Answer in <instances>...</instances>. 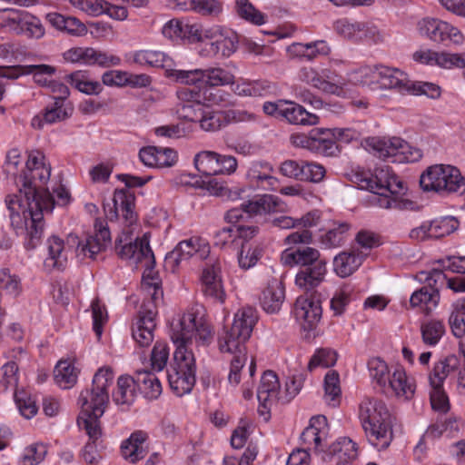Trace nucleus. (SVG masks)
<instances>
[{
  "label": "nucleus",
  "instance_id": "f257e3e1",
  "mask_svg": "<svg viewBox=\"0 0 465 465\" xmlns=\"http://www.w3.org/2000/svg\"><path fill=\"white\" fill-rule=\"evenodd\" d=\"M51 176V166L40 152L28 155L25 170L16 179L22 185L18 193L8 194L5 204L9 211L11 224L17 229L25 227V247L34 249L40 242L44 233V213L54 209V198L46 189H40Z\"/></svg>",
  "mask_w": 465,
  "mask_h": 465
},
{
  "label": "nucleus",
  "instance_id": "f03ea898",
  "mask_svg": "<svg viewBox=\"0 0 465 465\" xmlns=\"http://www.w3.org/2000/svg\"><path fill=\"white\" fill-rule=\"evenodd\" d=\"M258 321L257 311L245 306L237 311L230 329L224 330L218 338L222 352L233 354L231 361L228 382L236 387L241 381V370L247 361L246 341L250 339Z\"/></svg>",
  "mask_w": 465,
  "mask_h": 465
},
{
  "label": "nucleus",
  "instance_id": "7ed1b4c3",
  "mask_svg": "<svg viewBox=\"0 0 465 465\" xmlns=\"http://www.w3.org/2000/svg\"><path fill=\"white\" fill-rule=\"evenodd\" d=\"M114 380V372L109 366L99 368L94 375L90 390L83 391L79 397L82 412L78 418L80 427L91 437L99 434V419L109 402V388Z\"/></svg>",
  "mask_w": 465,
  "mask_h": 465
},
{
  "label": "nucleus",
  "instance_id": "20e7f679",
  "mask_svg": "<svg viewBox=\"0 0 465 465\" xmlns=\"http://www.w3.org/2000/svg\"><path fill=\"white\" fill-rule=\"evenodd\" d=\"M359 419L370 444L378 450L390 446L393 418L381 400L365 397L359 406Z\"/></svg>",
  "mask_w": 465,
  "mask_h": 465
},
{
  "label": "nucleus",
  "instance_id": "39448f33",
  "mask_svg": "<svg viewBox=\"0 0 465 465\" xmlns=\"http://www.w3.org/2000/svg\"><path fill=\"white\" fill-rule=\"evenodd\" d=\"M195 337L201 345H208L213 340V331L209 324L198 318L193 312H184L171 325V339L175 349L192 351L190 346Z\"/></svg>",
  "mask_w": 465,
  "mask_h": 465
},
{
  "label": "nucleus",
  "instance_id": "423d86ee",
  "mask_svg": "<svg viewBox=\"0 0 465 465\" xmlns=\"http://www.w3.org/2000/svg\"><path fill=\"white\" fill-rule=\"evenodd\" d=\"M420 187L437 193H465V177L460 170L449 164H435L420 175Z\"/></svg>",
  "mask_w": 465,
  "mask_h": 465
},
{
  "label": "nucleus",
  "instance_id": "0eeeda50",
  "mask_svg": "<svg viewBox=\"0 0 465 465\" xmlns=\"http://www.w3.org/2000/svg\"><path fill=\"white\" fill-rule=\"evenodd\" d=\"M195 358L192 351L180 348L175 349L173 363L167 372V379L171 390L182 397L193 390L195 384Z\"/></svg>",
  "mask_w": 465,
  "mask_h": 465
},
{
  "label": "nucleus",
  "instance_id": "6e6552de",
  "mask_svg": "<svg viewBox=\"0 0 465 465\" xmlns=\"http://www.w3.org/2000/svg\"><path fill=\"white\" fill-rule=\"evenodd\" d=\"M361 189L373 193L389 192L391 194L401 193L404 189L403 183L392 172L390 166L381 164L373 172L358 170L352 180Z\"/></svg>",
  "mask_w": 465,
  "mask_h": 465
},
{
  "label": "nucleus",
  "instance_id": "1a4fd4ad",
  "mask_svg": "<svg viewBox=\"0 0 465 465\" xmlns=\"http://www.w3.org/2000/svg\"><path fill=\"white\" fill-rule=\"evenodd\" d=\"M369 145L379 158L391 159L392 163H414L422 157L420 149L400 137L371 138Z\"/></svg>",
  "mask_w": 465,
  "mask_h": 465
},
{
  "label": "nucleus",
  "instance_id": "9d476101",
  "mask_svg": "<svg viewBox=\"0 0 465 465\" xmlns=\"http://www.w3.org/2000/svg\"><path fill=\"white\" fill-rule=\"evenodd\" d=\"M220 91L216 94L212 92L207 94V91L202 94L196 86L182 87L177 91V97L179 103L176 105V113L180 118L191 122H198L201 114L203 110L202 99L212 104H219L223 101L222 96L218 95Z\"/></svg>",
  "mask_w": 465,
  "mask_h": 465
},
{
  "label": "nucleus",
  "instance_id": "9b49d317",
  "mask_svg": "<svg viewBox=\"0 0 465 465\" xmlns=\"http://www.w3.org/2000/svg\"><path fill=\"white\" fill-rule=\"evenodd\" d=\"M334 31L342 38L353 43L383 41V35L372 23L341 18L333 23Z\"/></svg>",
  "mask_w": 465,
  "mask_h": 465
},
{
  "label": "nucleus",
  "instance_id": "f8f14e48",
  "mask_svg": "<svg viewBox=\"0 0 465 465\" xmlns=\"http://www.w3.org/2000/svg\"><path fill=\"white\" fill-rule=\"evenodd\" d=\"M94 229V234L87 236L84 241H79L77 236L69 235L68 242L77 243L75 254L80 260L85 258L95 260L111 245V234L107 225L101 221H96Z\"/></svg>",
  "mask_w": 465,
  "mask_h": 465
},
{
  "label": "nucleus",
  "instance_id": "ddd939ff",
  "mask_svg": "<svg viewBox=\"0 0 465 465\" xmlns=\"http://www.w3.org/2000/svg\"><path fill=\"white\" fill-rule=\"evenodd\" d=\"M204 37L206 41L200 51L202 55L229 57L237 49L238 37L232 31L209 28L204 31Z\"/></svg>",
  "mask_w": 465,
  "mask_h": 465
},
{
  "label": "nucleus",
  "instance_id": "4468645a",
  "mask_svg": "<svg viewBox=\"0 0 465 465\" xmlns=\"http://www.w3.org/2000/svg\"><path fill=\"white\" fill-rule=\"evenodd\" d=\"M209 243L199 237H192L180 242L177 246L165 256V266L174 271L183 261L195 256L201 260L206 259L210 254Z\"/></svg>",
  "mask_w": 465,
  "mask_h": 465
},
{
  "label": "nucleus",
  "instance_id": "2eb2a0df",
  "mask_svg": "<svg viewBox=\"0 0 465 465\" xmlns=\"http://www.w3.org/2000/svg\"><path fill=\"white\" fill-rule=\"evenodd\" d=\"M134 197L125 189H116L112 203L104 204L106 218L113 222L122 220L124 225H132L136 222L134 211Z\"/></svg>",
  "mask_w": 465,
  "mask_h": 465
},
{
  "label": "nucleus",
  "instance_id": "dca6fc26",
  "mask_svg": "<svg viewBox=\"0 0 465 465\" xmlns=\"http://www.w3.org/2000/svg\"><path fill=\"white\" fill-rule=\"evenodd\" d=\"M419 33L433 42L450 41L455 45L463 42V35L452 25L436 18H423L418 23Z\"/></svg>",
  "mask_w": 465,
  "mask_h": 465
},
{
  "label": "nucleus",
  "instance_id": "f3484780",
  "mask_svg": "<svg viewBox=\"0 0 465 465\" xmlns=\"http://www.w3.org/2000/svg\"><path fill=\"white\" fill-rule=\"evenodd\" d=\"M221 269V262L218 259H211L206 262L201 276V288L205 297L223 303L226 293L222 281Z\"/></svg>",
  "mask_w": 465,
  "mask_h": 465
},
{
  "label": "nucleus",
  "instance_id": "a211bd4d",
  "mask_svg": "<svg viewBox=\"0 0 465 465\" xmlns=\"http://www.w3.org/2000/svg\"><path fill=\"white\" fill-rule=\"evenodd\" d=\"M385 394L394 396L399 400L410 401L416 391V383L401 366L394 368L386 385L382 389Z\"/></svg>",
  "mask_w": 465,
  "mask_h": 465
},
{
  "label": "nucleus",
  "instance_id": "6ab92c4d",
  "mask_svg": "<svg viewBox=\"0 0 465 465\" xmlns=\"http://www.w3.org/2000/svg\"><path fill=\"white\" fill-rule=\"evenodd\" d=\"M73 113L74 107L71 103L55 100L40 114L34 116L31 124L34 128L42 129L45 124H54L70 118Z\"/></svg>",
  "mask_w": 465,
  "mask_h": 465
},
{
  "label": "nucleus",
  "instance_id": "aec40b11",
  "mask_svg": "<svg viewBox=\"0 0 465 465\" xmlns=\"http://www.w3.org/2000/svg\"><path fill=\"white\" fill-rule=\"evenodd\" d=\"M122 238L115 240V249L122 259L134 260L135 262H141L143 260L147 263L153 261V253L149 245V239L143 235L141 239H136L134 242H128L122 245Z\"/></svg>",
  "mask_w": 465,
  "mask_h": 465
},
{
  "label": "nucleus",
  "instance_id": "412c9836",
  "mask_svg": "<svg viewBox=\"0 0 465 465\" xmlns=\"http://www.w3.org/2000/svg\"><path fill=\"white\" fill-rule=\"evenodd\" d=\"M325 259L318 249L310 246L286 248L281 254V262L285 266H300L301 269Z\"/></svg>",
  "mask_w": 465,
  "mask_h": 465
},
{
  "label": "nucleus",
  "instance_id": "4be33fe9",
  "mask_svg": "<svg viewBox=\"0 0 465 465\" xmlns=\"http://www.w3.org/2000/svg\"><path fill=\"white\" fill-rule=\"evenodd\" d=\"M69 247L64 244L63 239L56 235L50 236L46 241V255L44 260V267L47 272L54 270L63 271L68 262Z\"/></svg>",
  "mask_w": 465,
  "mask_h": 465
},
{
  "label": "nucleus",
  "instance_id": "5701e85b",
  "mask_svg": "<svg viewBox=\"0 0 465 465\" xmlns=\"http://www.w3.org/2000/svg\"><path fill=\"white\" fill-rule=\"evenodd\" d=\"M294 315L304 329H312L322 317L321 303L312 298L300 296L294 304Z\"/></svg>",
  "mask_w": 465,
  "mask_h": 465
},
{
  "label": "nucleus",
  "instance_id": "b1692460",
  "mask_svg": "<svg viewBox=\"0 0 465 465\" xmlns=\"http://www.w3.org/2000/svg\"><path fill=\"white\" fill-rule=\"evenodd\" d=\"M156 323L154 313L152 311H143L133 323L132 336L136 344L141 347H148L154 340Z\"/></svg>",
  "mask_w": 465,
  "mask_h": 465
},
{
  "label": "nucleus",
  "instance_id": "393cba45",
  "mask_svg": "<svg viewBox=\"0 0 465 465\" xmlns=\"http://www.w3.org/2000/svg\"><path fill=\"white\" fill-rule=\"evenodd\" d=\"M378 89H391L401 94H407L411 80L408 75L397 69L384 65H379Z\"/></svg>",
  "mask_w": 465,
  "mask_h": 465
},
{
  "label": "nucleus",
  "instance_id": "a878e982",
  "mask_svg": "<svg viewBox=\"0 0 465 465\" xmlns=\"http://www.w3.org/2000/svg\"><path fill=\"white\" fill-rule=\"evenodd\" d=\"M327 273V261L323 259L310 266L302 268L296 274V285L305 291H311L319 286Z\"/></svg>",
  "mask_w": 465,
  "mask_h": 465
},
{
  "label": "nucleus",
  "instance_id": "bb28decb",
  "mask_svg": "<svg viewBox=\"0 0 465 465\" xmlns=\"http://www.w3.org/2000/svg\"><path fill=\"white\" fill-rule=\"evenodd\" d=\"M273 168L267 162L252 163L246 173V179L251 187L255 189L270 190L277 183L272 176Z\"/></svg>",
  "mask_w": 465,
  "mask_h": 465
},
{
  "label": "nucleus",
  "instance_id": "cd10ccee",
  "mask_svg": "<svg viewBox=\"0 0 465 465\" xmlns=\"http://www.w3.org/2000/svg\"><path fill=\"white\" fill-rule=\"evenodd\" d=\"M358 456V448L355 442L349 438H341L333 442L328 450V452L323 453L322 460L329 461L332 458H337V464L341 465L348 463L351 465V461Z\"/></svg>",
  "mask_w": 465,
  "mask_h": 465
},
{
  "label": "nucleus",
  "instance_id": "c85d7f7f",
  "mask_svg": "<svg viewBox=\"0 0 465 465\" xmlns=\"http://www.w3.org/2000/svg\"><path fill=\"white\" fill-rule=\"evenodd\" d=\"M148 439V434L143 430L133 432L130 437L124 440L121 445V453L123 458L130 463H136L146 455L144 443Z\"/></svg>",
  "mask_w": 465,
  "mask_h": 465
},
{
  "label": "nucleus",
  "instance_id": "c756f323",
  "mask_svg": "<svg viewBox=\"0 0 465 465\" xmlns=\"http://www.w3.org/2000/svg\"><path fill=\"white\" fill-rule=\"evenodd\" d=\"M366 256L367 253L360 249L342 252L334 257V271L341 277L350 276L361 265Z\"/></svg>",
  "mask_w": 465,
  "mask_h": 465
},
{
  "label": "nucleus",
  "instance_id": "7c9ffc66",
  "mask_svg": "<svg viewBox=\"0 0 465 465\" xmlns=\"http://www.w3.org/2000/svg\"><path fill=\"white\" fill-rule=\"evenodd\" d=\"M47 22L55 29L74 36H83L87 34L86 25L74 16H65L59 13H48Z\"/></svg>",
  "mask_w": 465,
  "mask_h": 465
},
{
  "label": "nucleus",
  "instance_id": "2f4dec72",
  "mask_svg": "<svg viewBox=\"0 0 465 465\" xmlns=\"http://www.w3.org/2000/svg\"><path fill=\"white\" fill-rule=\"evenodd\" d=\"M281 120H285L291 124L316 125L319 124V116L309 113L301 104L286 100V104L282 110Z\"/></svg>",
  "mask_w": 465,
  "mask_h": 465
},
{
  "label": "nucleus",
  "instance_id": "473e14b6",
  "mask_svg": "<svg viewBox=\"0 0 465 465\" xmlns=\"http://www.w3.org/2000/svg\"><path fill=\"white\" fill-rule=\"evenodd\" d=\"M284 300V290L278 280L271 281L262 291L260 302L267 313H276L280 311Z\"/></svg>",
  "mask_w": 465,
  "mask_h": 465
},
{
  "label": "nucleus",
  "instance_id": "72a5a7b5",
  "mask_svg": "<svg viewBox=\"0 0 465 465\" xmlns=\"http://www.w3.org/2000/svg\"><path fill=\"white\" fill-rule=\"evenodd\" d=\"M312 152L326 156H332L338 151L335 136L331 129L315 128L312 130Z\"/></svg>",
  "mask_w": 465,
  "mask_h": 465
},
{
  "label": "nucleus",
  "instance_id": "f704fd0d",
  "mask_svg": "<svg viewBox=\"0 0 465 465\" xmlns=\"http://www.w3.org/2000/svg\"><path fill=\"white\" fill-rule=\"evenodd\" d=\"M134 381L144 397L156 400L162 393V384L154 373L147 370H139L135 372Z\"/></svg>",
  "mask_w": 465,
  "mask_h": 465
},
{
  "label": "nucleus",
  "instance_id": "c9c22d12",
  "mask_svg": "<svg viewBox=\"0 0 465 465\" xmlns=\"http://www.w3.org/2000/svg\"><path fill=\"white\" fill-rule=\"evenodd\" d=\"M245 208L248 213L266 214L283 210V203L275 195L264 194L255 200L245 202Z\"/></svg>",
  "mask_w": 465,
  "mask_h": 465
},
{
  "label": "nucleus",
  "instance_id": "e433bc0d",
  "mask_svg": "<svg viewBox=\"0 0 465 465\" xmlns=\"http://www.w3.org/2000/svg\"><path fill=\"white\" fill-rule=\"evenodd\" d=\"M324 416H315L310 420V424L304 429L300 439L302 443L310 448L313 446L316 451L322 450V426H325Z\"/></svg>",
  "mask_w": 465,
  "mask_h": 465
},
{
  "label": "nucleus",
  "instance_id": "4c0bfd02",
  "mask_svg": "<svg viewBox=\"0 0 465 465\" xmlns=\"http://www.w3.org/2000/svg\"><path fill=\"white\" fill-rule=\"evenodd\" d=\"M459 359L455 355L445 357L434 364L429 375L430 386H443L446 378L458 369Z\"/></svg>",
  "mask_w": 465,
  "mask_h": 465
},
{
  "label": "nucleus",
  "instance_id": "58836bf2",
  "mask_svg": "<svg viewBox=\"0 0 465 465\" xmlns=\"http://www.w3.org/2000/svg\"><path fill=\"white\" fill-rule=\"evenodd\" d=\"M134 378L122 375L117 380L115 391L113 392V401L120 406L129 407L135 399Z\"/></svg>",
  "mask_w": 465,
  "mask_h": 465
},
{
  "label": "nucleus",
  "instance_id": "ea45409f",
  "mask_svg": "<svg viewBox=\"0 0 465 465\" xmlns=\"http://www.w3.org/2000/svg\"><path fill=\"white\" fill-rule=\"evenodd\" d=\"M280 389V382L277 375L272 371H266L261 379L257 390L259 402H272L277 400Z\"/></svg>",
  "mask_w": 465,
  "mask_h": 465
},
{
  "label": "nucleus",
  "instance_id": "a19ab883",
  "mask_svg": "<svg viewBox=\"0 0 465 465\" xmlns=\"http://www.w3.org/2000/svg\"><path fill=\"white\" fill-rule=\"evenodd\" d=\"M78 370L68 361H60L54 370V380L62 389H70L77 381Z\"/></svg>",
  "mask_w": 465,
  "mask_h": 465
},
{
  "label": "nucleus",
  "instance_id": "79ce46f5",
  "mask_svg": "<svg viewBox=\"0 0 465 465\" xmlns=\"http://www.w3.org/2000/svg\"><path fill=\"white\" fill-rule=\"evenodd\" d=\"M177 7L180 10H194L203 15H217L223 10V4L218 0H178Z\"/></svg>",
  "mask_w": 465,
  "mask_h": 465
},
{
  "label": "nucleus",
  "instance_id": "37998d69",
  "mask_svg": "<svg viewBox=\"0 0 465 465\" xmlns=\"http://www.w3.org/2000/svg\"><path fill=\"white\" fill-rule=\"evenodd\" d=\"M134 63L140 65H149L152 67H162L170 69L173 61L164 53L152 50H140L134 55Z\"/></svg>",
  "mask_w": 465,
  "mask_h": 465
},
{
  "label": "nucleus",
  "instance_id": "c03bdc74",
  "mask_svg": "<svg viewBox=\"0 0 465 465\" xmlns=\"http://www.w3.org/2000/svg\"><path fill=\"white\" fill-rule=\"evenodd\" d=\"M198 122L205 132H216L228 124L226 112L209 107L203 108Z\"/></svg>",
  "mask_w": 465,
  "mask_h": 465
},
{
  "label": "nucleus",
  "instance_id": "a18cd8bd",
  "mask_svg": "<svg viewBox=\"0 0 465 465\" xmlns=\"http://www.w3.org/2000/svg\"><path fill=\"white\" fill-rule=\"evenodd\" d=\"M65 80L74 88L85 94H98L103 90L99 82L90 80L88 75L82 71H76L66 75Z\"/></svg>",
  "mask_w": 465,
  "mask_h": 465
},
{
  "label": "nucleus",
  "instance_id": "49530a36",
  "mask_svg": "<svg viewBox=\"0 0 465 465\" xmlns=\"http://www.w3.org/2000/svg\"><path fill=\"white\" fill-rule=\"evenodd\" d=\"M234 11L241 19L254 25H262L267 22V16L256 9L250 0H235Z\"/></svg>",
  "mask_w": 465,
  "mask_h": 465
},
{
  "label": "nucleus",
  "instance_id": "de8ad7c7",
  "mask_svg": "<svg viewBox=\"0 0 465 465\" xmlns=\"http://www.w3.org/2000/svg\"><path fill=\"white\" fill-rule=\"evenodd\" d=\"M319 78L322 84L320 90L330 94H340L345 85L344 79L331 68H318Z\"/></svg>",
  "mask_w": 465,
  "mask_h": 465
},
{
  "label": "nucleus",
  "instance_id": "09e8293b",
  "mask_svg": "<svg viewBox=\"0 0 465 465\" xmlns=\"http://www.w3.org/2000/svg\"><path fill=\"white\" fill-rule=\"evenodd\" d=\"M219 154L213 151H203L194 156L195 168L205 176L219 174Z\"/></svg>",
  "mask_w": 465,
  "mask_h": 465
},
{
  "label": "nucleus",
  "instance_id": "8fccbe9b",
  "mask_svg": "<svg viewBox=\"0 0 465 465\" xmlns=\"http://www.w3.org/2000/svg\"><path fill=\"white\" fill-rule=\"evenodd\" d=\"M449 324L454 336L461 338L465 335V298L452 303Z\"/></svg>",
  "mask_w": 465,
  "mask_h": 465
},
{
  "label": "nucleus",
  "instance_id": "3c124183",
  "mask_svg": "<svg viewBox=\"0 0 465 465\" xmlns=\"http://www.w3.org/2000/svg\"><path fill=\"white\" fill-rule=\"evenodd\" d=\"M203 84L210 87L233 84L234 76L229 71L221 67L202 69Z\"/></svg>",
  "mask_w": 465,
  "mask_h": 465
},
{
  "label": "nucleus",
  "instance_id": "603ef678",
  "mask_svg": "<svg viewBox=\"0 0 465 465\" xmlns=\"http://www.w3.org/2000/svg\"><path fill=\"white\" fill-rule=\"evenodd\" d=\"M324 399L325 401L336 407L340 403L341 399V387L340 377L337 371H329L324 377Z\"/></svg>",
  "mask_w": 465,
  "mask_h": 465
},
{
  "label": "nucleus",
  "instance_id": "864d4df0",
  "mask_svg": "<svg viewBox=\"0 0 465 465\" xmlns=\"http://www.w3.org/2000/svg\"><path fill=\"white\" fill-rule=\"evenodd\" d=\"M430 237L439 239L450 235L459 227V221L453 216H445L429 222Z\"/></svg>",
  "mask_w": 465,
  "mask_h": 465
},
{
  "label": "nucleus",
  "instance_id": "5fc2aeb1",
  "mask_svg": "<svg viewBox=\"0 0 465 465\" xmlns=\"http://www.w3.org/2000/svg\"><path fill=\"white\" fill-rule=\"evenodd\" d=\"M25 11L4 9L0 11V26L16 35L23 33L22 25Z\"/></svg>",
  "mask_w": 465,
  "mask_h": 465
},
{
  "label": "nucleus",
  "instance_id": "6e6d98bb",
  "mask_svg": "<svg viewBox=\"0 0 465 465\" xmlns=\"http://www.w3.org/2000/svg\"><path fill=\"white\" fill-rule=\"evenodd\" d=\"M422 341L426 345H436L445 333V326L441 321L430 320L420 326Z\"/></svg>",
  "mask_w": 465,
  "mask_h": 465
},
{
  "label": "nucleus",
  "instance_id": "4d7b16f0",
  "mask_svg": "<svg viewBox=\"0 0 465 465\" xmlns=\"http://www.w3.org/2000/svg\"><path fill=\"white\" fill-rule=\"evenodd\" d=\"M440 301V293L437 292H430L428 287H422L415 291L411 298L410 303L411 307L425 306L426 311H430L432 307H436Z\"/></svg>",
  "mask_w": 465,
  "mask_h": 465
},
{
  "label": "nucleus",
  "instance_id": "13d9d810",
  "mask_svg": "<svg viewBox=\"0 0 465 465\" xmlns=\"http://www.w3.org/2000/svg\"><path fill=\"white\" fill-rule=\"evenodd\" d=\"M349 228V224L344 223L330 229L321 237V243L325 248H336L341 246L346 240Z\"/></svg>",
  "mask_w": 465,
  "mask_h": 465
},
{
  "label": "nucleus",
  "instance_id": "bf43d9fd",
  "mask_svg": "<svg viewBox=\"0 0 465 465\" xmlns=\"http://www.w3.org/2000/svg\"><path fill=\"white\" fill-rule=\"evenodd\" d=\"M368 369L371 379L382 390L391 374L386 362L380 358H372L368 361Z\"/></svg>",
  "mask_w": 465,
  "mask_h": 465
},
{
  "label": "nucleus",
  "instance_id": "052dcab7",
  "mask_svg": "<svg viewBox=\"0 0 465 465\" xmlns=\"http://www.w3.org/2000/svg\"><path fill=\"white\" fill-rule=\"evenodd\" d=\"M47 454V446L41 442L27 446L19 461V465H38Z\"/></svg>",
  "mask_w": 465,
  "mask_h": 465
},
{
  "label": "nucleus",
  "instance_id": "680f3d73",
  "mask_svg": "<svg viewBox=\"0 0 465 465\" xmlns=\"http://www.w3.org/2000/svg\"><path fill=\"white\" fill-rule=\"evenodd\" d=\"M142 288L151 295L152 300L156 302L163 296L161 280L157 272L148 268L144 271L142 278Z\"/></svg>",
  "mask_w": 465,
  "mask_h": 465
},
{
  "label": "nucleus",
  "instance_id": "e2e57ef3",
  "mask_svg": "<svg viewBox=\"0 0 465 465\" xmlns=\"http://www.w3.org/2000/svg\"><path fill=\"white\" fill-rule=\"evenodd\" d=\"M338 359L335 351L328 348H322L315 351L308 363L309 371H312L316 367L329 368L333 366Z\"/></svg>",
  "mask_w": 465,
  "mask_h": 465
},
{
  "label": "nucleus",
  "instance_id": "0e129e2a",
  "mask_svg": "<svg viewBox=\"0 0 465 465\" xmlns=\"http://www.w3.org/2000/svg\"><path fill=\"white\" fill-rule=\"evenodd\" d=\"M387 192L382 193H377V203L380 207L385 209H398V210H409L412 209L414 203L400 196V193L391 194V196L386 194Z\"/></svg>",
  "mask_w": 465,
  "mask_h": 465
},
{
  "label": "nucleus",
  "instance_id": "69168bd1",
  "mask_svg": "<svg viewBox=\"0 0 465 465\" xmlns=\"http://www.w3.org/2000/svg\"><path fill=\"white\" fill-rule=\"evenodd\" d=\"M379 65L376 66H363L354 71L353 80L362 85H367L371 90L378 89V74Z\"/></svg>",
  "mask_w": 465,
  "mask_h": 465
},
{
  "label": "nucleus",
  "instance_id": "338daca9",
  "mask_svg": "<svg viewBox=\"0 0 465 465\" xmlns=\"http://www.w3.org/2000/svg\"><path fill=\"white\" fill-rule=\"evenodd\" d=\"M27 74H33L35 82L41 85L48 87L53 81L49 77L53 76L56 68L49 64H31L27 65Z\"/></svg>",
  "mask_w": 465,
  "mask_h": 465
},
{
  "label": "nucleus",
  "instance_id": "774afa93",
  "mask_svg": "<svg viewBox=\"0 0 465 465\" xmlns=\"http://www.w3.org/2000/svg\"><path fill=\"white\" fill-rule=\"evenodd\" d=\"M325 173L323 165L315 162L302 161L301 181L317 183L323 180Z\"/></svg>",
  "mask_w": 465,
  "mask_h": 465
}]
</instances>
